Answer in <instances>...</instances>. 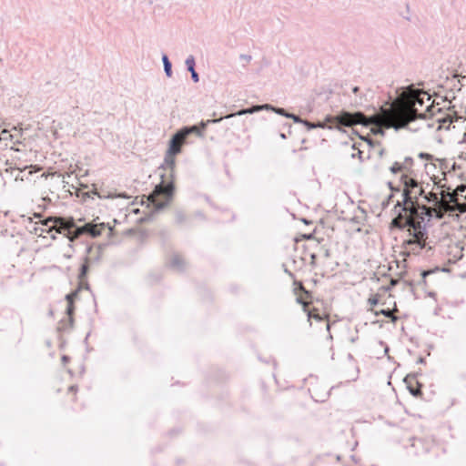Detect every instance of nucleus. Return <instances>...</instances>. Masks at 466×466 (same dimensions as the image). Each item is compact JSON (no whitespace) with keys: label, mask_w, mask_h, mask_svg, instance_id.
Wrapping results in <instances>:
<instances>
[{"label":"nucleus","mask_w":466,"mask_h":466,"mask_svg":"<svg viewBox=\"0 0 466 466\" xmlns=\"http://www.w3.org/2000/svg\"><path fill=\"white\" fill-rule=\"evenodd\" d=\"M284 127H287L288 128V133L291 134V124L286 123V124H284Z\"/></svg>","instance_id":"nucleus-32"},{"label":"nucleus","mask_w":466,"mask_h":466,"mask_svg":"<svg viewBox=\"0 0 466 466\" xmlns=\"http://www.w3.org/2000/svg\"><path fill=\"white\" fill-rule=\"evenodd\" d=\"M423 210L424 211L421 212L422 216H420V218H393L391 222L392 225L398 228L403 229L404 228H408V231L412 238L406 240L404 245L406 248L414 254H420V250L427 248L426 239L428 238V233L422 224L424 223L425 218H430L431 215L427 208H423Z\"/></svg>","instance_id":"nucleus-3"},{"label":"nucleus","mask_w":466,"mask_h":466,"mask_svg":"<svg viewBox=\"0 0 466 466\" xmlns=\"http://www.w3.org/2000/svg\"><path fill=\"white\" fill-rule=\"evenodd\" d=\"M91 248H86V252H90Z\"/></svg>","instance_id":"nucleus-47"},{"label":"nucleus","mask_w":466,"mask_h":466,"mask_svg":"<svg viewBox=\"0 0 466 466\" xmlns=\"http://www.w3.org/2000/svg\"><path fill=\"white\" fill-rule=\"evenodd\" d=\"M168 265L171 268L177 271H183L185 269L186 262L181 255L174 253L168 260Z\"/></svg>","instance_id":"nucleus-10"},{"label":"nucleus","mask_w":466,"mask_h":466,"mask_svg":"<svg viewBox=\"0 0 466 466\" xmlns=\"http://www.w3.org/2000/svg\"><path fill=\"white\" fill-rule=\"evenodd\" d=\"M289 276H292V273L289 271L288 269L285 270Z\"/></svg>","instance_id":"nucleus-42"},{"label":"nucleus","mask_w":466,"mask_h":466,"mask_svg":"<svg viewBox=\"0 0 466 466\" xmlns=\"http://www.w3.org/2000/svg\"><path fill=\"white\" fill-rule=\"evenodd\" d=\"M76 390H77V387L75 385H72L69 387V391H71V392H76Z\"/></svg>","instance_id":"nucleus-34"},{"label":"nucleus","mask_w":466,"mask_h":466,"mask_svg":"<svg viewBox=\"0 0 466 466\" xmlns=\"http://www.w3.org/2000/svg\"><path fill=\"white\" fill-rule=\"evenodd\" d=\"M400 182L403 186V200L402 203L398 201L395 206V208H400L399 214L395 218H420V216H422L421 212L424 211L423 208H427L430 211L428 207L418 203L419 197H422L424 194L423 187L416 179L408 177V175H401ZM429 214L431 215V212Z\"/></svg>","instance_id":"nucleus-2"},{"label":"nucleus","mask_w":466,"mask_h":466,"mask_svg":"<svg viewBox=\"0 0 466 466\" xmlns=\"http://www.w3.org/2000/svg\"><path fill=\"white\" fill-rule=\"evenodd\" d=\"M316 258H317V256H316L315 254H312V255H311L312 262H314V261H315Z\"/></svg>","instance_id":"nucleus-39"},{"label":"nucleus","mask_w":466,"mask_h":466,"mask_svg":"<svg viewBox=\"0 0 466 466\" xmlns=\"http://www.w3.org/2000/svg\"><path fill=\"white\" fill-rule=\"evenodd\" d=\"M324 255H325L326 258H329V250L326 249Z\"/></svg>","instance_id":"nucleus-37"},{"label":"nucleus","mask_w":466,"mask_h":466,"mask_svg":"<svg viewBox=\"0 0 466 466\" xmlns=\"http://www.w3.org/2000/svg\"><path fill=\"white\" fill-rule=\"evenodd\" d=\"M195 216L201 218L202 217V213L201 212H196Z\"/></svg>","instance_id":"nucleus-38"},{"label":"nucleus","mask_w":466,"mask_h":466,"mask_svg":"<svg viewBox=\"0 0 466 466\" xmlns=\"http://www.w3.org/2000/svg\"><path fill=\"white\" fill-rule=\"evenodd\" d=\"M422 197H423V198H425V200H426L427 202H429V203L438 201V197H437V195H436V194H428V195H426V194L424 193Z\"/></svg>","instance_id":"nucleus-21"},{"label":"nucleus","mask_w":466,"mask_h":466,"mask_svg":"<svg viewBox=\"0 0 466 466\" xmlns=\"http://www.w3.org/2000/svg\"><path fill=\"white\" fill-rule=\"evenodd\" d=\"M413 380L414 377L413 376H410V375H408L406 378H405V382L408 384V389L410 390V392L413 395V396H417L419 394V390L413 389L411 387V385L410 384V380Z\"/></svg>","instance_id":"nucleus-19"},{"label":"nucleus","mask_w":466,"mask_h":466,"mask_svg":"<svg viewBox=\"0 0 466 466\" xmlns=\"http://www.w3.org/2000/svg\"><path fill=\"white\" fill-rule=\"evenodd\" d=\"M162 62H163V66H164V71H165V74L167 77H171L172 76V64L168 58V56L164 54L162 56Z\"/></svg>","instance_id":"nucleus-14"},{"label":"nucleus","mask_w":466,"mask_h":466,"mask_svg":"<svg viewBox=\"0 0 466 466\" xmlns=\"http://www.w3.org/2000/svg\"><path fill=\"white\" fill-rule=\"evenodd\" d=\"M352 92L355 94V95H358L359 92H360V87L359 86H354L352 88Z\"/></svg>","instance_id":"nucleus-33"},{"label":"nucleus","mask_w":466,"mask_h":466,"mask_svg":"<svg viewBox=\"0 0 466 466\" xmlns=\"http://www.w3.org/2000/svg\"><path fill=\"white\" fill-rule=\"evenodd\" d=\"M406 95L407 102L397 109L383 107L380 112L371 116H366L360 111L345 112L340 116L330 117L329 119L345 125L361 124L365 127H370L373 135L381 137L385 136V130L389 128L396 130L408 128L414 131L423 127L432 128L434 123L430 122L428 118L441 109L437 108L435 110V106L431 104L427 106L425 112L419 113L417 106H422L424 105V97L421 96L426 95V93L410 85L407 86Z\"/></svg>","instance_id":"nucleus-1"},{"label":"nucleus","mask_w":466,"mask_h":466,"mask_svg":"<svg viewBox=\"0 0 466 466\" xmlns=\"http://www.w3.org/2000/svg\"><path fill=\"white\" fill-rule=\"evenodd\" d=\"M174 191L175 187L172 182H162L157 186L155 188L157 196L152 201L154 210L158 212L167 208L173 198Z\"/></svg>","instance_id":"nucleus-6"},{"label":"nucleus","mask_w":466,"mask_h":466,"mask_svg":"<svg viewBox=\"0 0 466 466\" xmlns=\"http://www.w3.org/2000/svg\"><path fill=\"white\" fill-rule=\"evenodd\" d=\"M404 283H405L406 285H408V286H410V287L412 286V283H411V282L405 281Z\"/></svg>","instance_id":"nucleus-40"},{"label":"nucleus","mask_w":466,"mask_h":466,"mask_svg":"<svg viewBox=\"0 0 466 466\" xmlns=\"http://www.w3.org/2000/svg\"><path fill=\"white\" fill-rule=\"evenodd\" d=\"M403 174L402 175H408V177H411L414 174L413 171V166H414V160L410 157H406L401 162Z\"/></svg>","instance_id":"nucleus-13"},{"label":"nucleus","mask_w":466,"mask_h":466,"mask_svg":"<svg viewBox=\"0 0 466 466\" xmlns=\"http://www.w3.org/2000/svg\"><path fill=\"white\" fill-rule=\"evenodd\" d=\"M419 445H422V441L420 439H414L412 446L418 447Z\"/></svg>","instance_id":"nucleus-28"},{"label":"nucleus","mask_w":466,"mask_h":466,"mask_svg":"<svg viewBox=\"0 0 466 466\" xmlns=\"http://www.w3.org/2000/svg\"><path fill=\"white\" fill-rule=\"evenodd\" d=\"M269 110L275 112L278 115L284 116H286V115H289V112H287L284 108H282V107H276V106H274L272 105H271V108H269Z\"/></svg>","instance_id":"nucleus-20"},{"label":"nucleus","mask_w":466,"mask_h":466,"mask_svg":"<svg viewBox=\"0 0 466 466\" xmlns=\"http://www.w3.org/2000/svg\"><path fill=\"white\" fill-rule=\"evenodd\" d=\"M185 65L187 66V69L191 74V78L195 83H198L199 81V76L197 73L195 66H196V61L195 57L193 56H188L185 61Z\"/></svg>","instance_id":"nucleus-12"},{"label":"nucleus","mask_w":466,"mask_h":466,"mask_svg":"<svg viewBox=\"0 0 466 466\" xmlns=\"http://www.w3.org/2000/svg\"><path fill=\"white\" fill-rule=\"evenodd\" d=\"M175 219L177 224H183L187 220V216L183 211L177 210L175 214Z\"/></svg>","instance_id":"nucleus-16"},{"label":"nucleus","mask_w":466,"mask_h":466,"mask_svg":"<svg viewBox=\"0 0 466 466\" xmlns=\"http://www.w3.org/2000/svg\"><path fill=\"white\" fill-rule=\"evenodd\" d=\"M280 137H281V138H283V139H286V138H287V135H286V133L281 132V133H280Z\"/></svg>","instance_id":"nucleus-35"},{"label":"nucleus","mask_w":466,"mask_h":466,"mask_svg":"<svg viewBox=\"0 0 466 466\" xmlns=\"http://www.w3.org/2000/svg\"><path fill=\"white\" fill-rule=\"evenodd\" d=\"M14 143H15V144H16V143H17V144H20L21 142H20L18 139H16Z\"/></svg>","instance_id":"nucleus-44"},{"label":"nucleus","mask_w":466,"mask_h":466,"mask_svg":"<svg viewBox=\"0 0 466 466\" xmlns=\"http://www.w3.org/2000/svg\"><path fill=\"white\" fill-rule=\"evenodd\" d=\"M329 329H330V325H329V323H328L327 324V329L329 330Z\"/></svg>","instance_id":"nucleus-43"},{"label":"nucleus","mask_w":466,"mask_h":466,"mask_svg":"<svg viewBox=\"0 0 466 466\" xmlns=\"http://www.w3.org/2000/svg\"><path fill=\"white\" fill-rule=\"evenodd\" d=\"M77 296V291L69 293L66 296V299L67 301V306L66 309V313L67 315V319H64L60 321L61 326L59 327V329L61 330H66L73 326L74 322V312H75V306H74V300L75 298Z\"/></svg>","instance_id":"nucleus-7"},{"label":"nucleus","mask_w":466,"mask_h":466,"mask_svg":"<svg viewBox=\"0 0 466 466\" xmlns=\"http://www.w3.org/2000/svg\"><path fill=\"white\" fill-rule=\"evenodd\" d=\"M304 310L307 311V314H308V320L310 321L311 319H314L316 320H322V317L320 316V314L317 311H309L307 309V307L304 306ZM309 325H311V322H309Z\"/></svg>","instance_id":"nucleus-15"},{"label":"nucleus","mask_w":466,"mask_h":466,"mask_svg":"<svg viewBox=\"0 0 466 466\" xmlns=\"http://www.w3.org/2000/svg\"><path fill=\"white\" fill-rule=\"evenodd\" d=\"M430 250H431V247H429V248H427L426 252H428V251H430Z\"/></svg>","instance_id":"nucleus-46"},{"label":"nucleus","mask_w":466,"mask_h":466,"mask_svg":"<svg viewBox=\"0 0 466 466\" xmlns=\"http://www.w3.org/2000/svg\"><path fill=\"white\" fill-rule=\"evenodd\" d=\"M370 303H371V304H377V299H372V300L370 301Z\"/></svg>","instance_id":"nucleus-41"},{"label":"nucleus","mask_w":466,"mask_h":466,"mask_svg":"<svg viewBox=\"0 0 466 466\" xmlns=\"http://www.w3.org/2000/svg\"><path fill=\"white\" fill-rule=\"evenodd\" d=\"M91 194L97 196L99 198H106L105 196H102L99 192H97V190L95 188V189H94V190H92V191L84 192V193L82 194V198H83V200H86V198H90V197H91Z\"/></svg>","instance_id":"nucleus-18"},{"label":"nucleus","mask_w":466,"mask_h":466,"mask_svg":"<svg viewBox=\"0 0 466 466\" xmlns=\"http://www.w3.org/2000/svg\"><path fill=\"white\" fill-rule=\"evenodd\" d=\"M269 108H271V105H269V104L252 106L250 107L241 109V110L238 111L235 114H230V115L227 116L226 117L228 118V117H232L234 116H242V115H246V114H253V113H256V112H259L261 110H269Z\"/></svg>","instance_id":"nucleus-9"},{"label":"nucleus","mask_w":466,"mask_h":466,"mask_svg":"<svg viewBox=\"0 0 466 466\" xmlns=\"http://www.w3.org/2000/svg\"><path fill=\"white\" fill-rule=\"evenodd\" d=\"M55 220L56 226L60 228L58 232H61V230L68 231L67 238L71 242L76 239L81 234H87L93 238H96L102 234V231L106 227L105 223H86L81 228H76L73 218L66 219L64 218H56Z\"/></svg>","instance_id":"nucleus-5"},{"label":"nucleus","mask_w":466,"mask_h":466,"mask_svg":"<svg viewBox=\"0 0 466 466\" xmlns=\"http://www.w3.org/2000/svg\"><path fill=\"white\" fill-rule=\"evenodd\" d=\"M446 122H448V119H447V118L438 119V120H437V123H438L439 125H438L437 129H441V128L443 127L444 123H446ZM449 122L451 123V120H449Z\"/></svg>","instance_id":"nucleus-26"},{"label":"nucleus","mask_w":466,"mask_h":466,"mask_svg":"<svg viewBox=\"0 0 466 466\" xmlns=\"http://www.w3.org/2000/svg\"><path fill=\"white\" fill-rule=\"evenodd\" d=\"M16 136H17V135L10 134V135H9V137H10V139H11V140H14V139H15V137H16Z\"/></svg>","instance_id":"nucleus-36"},{"label":"nucleus","mask_w":466,"mask_h":466,"mask_svg":"<svg viewBox=\"0 0 466 466\" xmlns=\"http://www.w3.org/2000/svg\"><path fill=\"white\" fill-rule=\"evenodd\" d=\"M345 112H346L345 110L341 111L339 115H337V116H340ZM330 117H336V116H327L325 118V122L318 121L316 123H312L309 120L304 119L302 124L307 127L308 130L318 128V127L319 128H326L328 127L327 126L328 124L330 125V127H329V128H331L332 126L339 127H353L356 125V124L345 125L342 123H338L335 120L329 119Z\"/></svg>","instance_id":"nucleus-8"},{"label":"nucleus","mask_w":466,"mask_h":466,"mask_svg":"<svg viewBox=\"0 0 466 466\" xmlns=\"http://www.w3.org/2000/svg\"><path fill=\"white\" fill-rule=\"evenodd\" d=\"M286 117L287 118H291L295 123H300L302 124L303 122V118H301L300 116L295 115V114H292V113H289V115H286Z\"/></svg>","instance_id":"nucleus-23"},{"label":"nucleus","mask_w":466,"mask_h":466,"mask_svg":"<svg viewBox=\"0 0 466 466\" xmlns=\"http://www.w3.org/2000/svg\"><path fill=\"white\" fill-rule=\"evenodd\" d=\"M88 258H86L85 262L81 265L78 279L80 281V287L85 288L86 289H89L88 283L86 281L88 270H89V264H88Z\"/></svg>","instance_id":"nucleus-11"},{"label":"nucleus","mask_w":466,"mask_h":466,"mask_svg":"<svg viewBox=\"0 0 466 466\" xmlns=\"http://www.w3.org/2000/svg\"><path fill=\"white\" fill-rule=\"evenodd\" d=\"M219 119H208L207 121H201L199 125L186 126L178 129L171 137L168 142V148L165 157V163L171 169L175 167V157L181 153L182 146L188 143V137L195 134L199 137H203L205 135L206 128L210 123H218Z\"/></svg>","instance_id":"nucleus-4"},{"label":"nucleus","mask_w":466,"mask_h":466,"mask_svg":"<svg viewBox=\"0 0 466 466\" xmlns=\"http://www.w3.org/2000/svg\"><path fill=\"white\" fill-rule=\"evenodd\" d=\"M399 281L400 280L397 279H390V286H392V287L396 286L399 283Z\"/></svg>","instance_id":"nucleus-30"},{"label":"nucleus","mask_w":466,"mask_h":466,"mask_svg":"<svg viewBox=\"0 0 466 466\" xmlns=\"http://www.w3.org/2000/svg\"><path fill=\"white\" fill-rule=\"evenodd\" d=\"M380 313H381V314H383V315H384L385 317H387V318H390V319H392V321H393V322H395V321L398 319V318H397V317H395V318H393V317H392V313H391V311H390V309H381V310H380Z\"/></svg>","instance_id":"nucleus-24"},{"label":"nucleus","mask_w":466,"mask_h":466,"mask_svg":"<svg viewBox=\"0 0 466 466\" xmlns=\"http://www.w3.org/2000/svg\"><path fill=\"white\" fill-rule=\"evenodd\" d=\"M390 170L392 174H398V173L403 174L401 162H394L392 164V166L390 167Z\"/></svg>","instance_id":"nucleus-17"},{"label":"nucleus","mask_w":466,"mask_h":466,"mask_svg":"<svg viewBox=\"0 0 466 466\" xmlns=\"http://www.w3.org/2000/svg\"><path fill=\"white\" fill-rule=\"evenodd\" d=\"M431 274V271L424 270L420 272V277L423 281H425V278Z\"/></svg>","instance_id":"nucleus-29"},{"label":"nucleus","mask_w":466,"mask_h":466,"mask_svg":"<svg viewBox=\"0 0 466 466\" xmlns=\"http://www.w3.org/2000/svg\"><path fill=\"white\" fill-rule=\"evenodd\" d=\"M239 59L243 62V67H246V66L251 61L252 56L249 55H240Z\"/></svg>","instance_id":"nucleus-22"},{"label":"nucleus","mask_w":466,"mask_h":466,"mask_svg":"<svg viewBox=\"0 0 466 466\" xmlns=\"http://www.w3.org/2000/svg\"><path fill=\"white\" fill-rule=\"evenodd\" d=\"M420 363L424 362V359L420 358L419 360Z\"/></svg>","instance_id":"nucleus-45"},{"label":"nucleus","mask_w":466,"mask_h":466,"mask_svg":"<svg viewBox=\"0 0 466 466\" xmlns=\"http://www.w3.org/2000/svg\"><path fill=\"white\" fill-rule=\"evenodd\" d=\"M418 157L421 159H426V160H432L433 159V156L429 154V153H424V152H421L418 155Z\"/></svg>","instance_id":"nucleus-25"},{"label":"nucleus","mask_w":466,"mask_h":466,"mask_svg":"<svg viewBox=\"0 0 466 466\" xmlns=\"http://www.w3.org/2000/svg\"><path fill=\"white\" fill-rule=\"evenodd\" d=\"M68 361H69V357H68V356H66V355H64V356L62 357V362H63V364L65 365V364H66V363H67Z\"/></svg>","instance_id":"nucleus-31"},{"label":"nucleus","mask_w":466,"mask_h":466,"mask_svg":"<svg viewBox=\"0 0 466 466\" xmlns=\"http://www.w3.org/2000/svg\"><path fill=\"white\" fill-rule=\"evenodd\" d=\"M362 104H363V100H362L361 96H360V98H356L355 101H354V106H361Z\"/></svg>","instance_id":"nucleus-27"}]
</instances>
